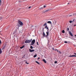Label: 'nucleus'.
<instances>
[{
	"instance_id": "nucleus-1",
	"label": "nucleus",
	"mask_w": 76,
	"mask_h": 76,
	"mask_svg": "<svg viewBox=\"0 0 76 76\" xmlns=\"http://www.w3.org/2000/svg\"><path fill=\"white\" fill-rule=\"evenodd\" d=\"M18 24H17V26H18L17 28L16 27L17 30V29H18L19 30V27H20L21 26H23V23L22 21L20 20H19L18 21Z\"/></svg>"
},
{
	"instance_id": "nucleus-2",
	"label": "nucleus",
	"mask_w": 76,
	"mask_h": 76,
	"mask_svg": "<svg viewBox=\"0 0 76 76\" xmlns=\"http://www.w3.org/2000/svg\"><path fill=\"white\" fill-rule=\"evenodd\" d=\"M47 35H45V33H44V32H43V35L44 37H46V38L47 39L48 41H49V37H48V35H49V33H48L47 32H46Z\"/></svg>"
},
{
	"instance_id": "nucleus-3",
	"label": "nucleus",
	"mask_w": 76,
	"mask_h": 76,
	"mask_svg": "<svg viewBox=\"0 0 76 76\" xmlns=\"http://www.w3.org/2000/svg\"><path fill=\"white\" fill-rule=\"evenodd\" d=\"M32 39H27L25 41V43H29L32 41Z\"/></svg>"
},
{
	"instance_id": "nucleus-4",
	"label": "nucleus",
	"mask_w": 76,
	"mask_h": 76,
	"mask_svg": "<svg viewBox=\"0 0 76 76\" xmlns=\"http://www.w3.org/2000/svg\"><path fill=\"white\" fill-rule=\"evenodd\" d=\"M35 42V39H33L31 42V44L30 45H33Z\"/></svg>"
},
{
	"instance_id": "nucleus-5",
	"label": "nucleus",
	"mask_w": 76,
	"mask_h": 76,
	"mask_svg": "<svg viewBox=\"0 0 76 76\" xmlns=\"http://www.w3.org/2000/svg\"><path fill=\"white\" fill-rule=\"evenodd\" d=\"M29 50L30 52L32 53V52H34V49L31 50V49H29Z\"/></svg>"
},
{
	"instance_id": "nucleus-6",
	"label": "nucleus",
	"mask_w": 76,
	"mask_h": 76,
	"mask_svg": "<svg viewBox=\"0 0 76 76\" xmlns=\"http://www.w3.org/2000/svg\"><path fill=\"white\" fill-rule=\"evenodd\" d=\"M69 33L70 34V35L71 36V37H73V35L72 34V33L71 32L69 31Z\"/></svg>"
},
{
	"instance_id": "nucleus-7",
	"label": "nucleus",
	"mask_w": 76,
	"mask_h": 76,
	"mask_svg": "<svg viewBox=\"0 0 76 76\" xmlns=\"http://www.w3.org/2000/svg\"><path fill=\"white\" fill-rule=\"evenodd\" d=\"M42 61H43L45 63H47V61H45V59H42Z\"/></svg>"
},
{
	"instance_id": "nucleus-8",
	"label": "nucleus",
	"mask_w": 76,
	"mask_h": 76,
	"mask_svg": "<svg viewBox=\"0 0 76 76\" xmlns=\"http://www.w3.org/2000/svg\"><path fill=\"white\" fill-rule=\"evenodd\" d=\"M24 47H25V45H23L22 47H20V49H22V48H24Z\"/></svg>"
},
{
	"instance_id": "nucleus-9",
	"label": "nucleus",
	"mask_w": 76,
	"mask_h": 76,
	"mask_svg": "<svg viewBox=\"0 0 76 76\" xmlns=\"http://www.w3.org/2000/svg\"><path fill=\"white\" fill-rule=\"evenodd\" d=\"M48 23H50V24H52V23H51V22L50 21H48L47 22Z\"/></svg>"
},
{
	"instance_id": "nucleus-10",
	"label": "nucleus",
	"mask_w": 76,
	"mask_h": 76,
	"mask_svg": "<svg viewBox=\"0 0 76 76\" xmlns=\"http://www.w3.org/2000/svg\"><path fill=\"white\" fill-rule=\"evenodd\" d=\"M48 10H49L48 9V10H45V11H44L43 12V13H45V12H48Z\"/></svg>"
},
{
	"instance_id": "nucleus-11",
	"label": "nucleus",
	"mask_w": 76,
	"mask_h": 76,
	"mask_svg": "<svg viewBox=\"0 0 76 76\" xmlns=\"http://www.w3.org/2000/svg\"><path fill=\"white\" fill-rule=\"evenodd\" d=\"M47 32L48 33H48V31H49V28H48V27L47 28Z\"/></svg>"
},
{
	"instance_id": "nucleus-12",
	"label": "nucleus",
	"mask_w": 76,
	"mask_h": 76,
	"mask_svg": "<svg viewBox=\"0 0 76 76\" xmlns=\"http://www.w3.org/2000/svg\"><path fill=\"white\" fill-rule=\"evenodd\" d=\"M15 33H16V30H15V31H13V32L12 33V35H14V34H15Z\"/></svg>"
},
{
	"instance_id": "nucleus-13",
	"label": "nucleus",
	"mask_w": 76,
	"mask_h": 76,
	"mask_svg": "<svg viewBox=\"0 0 76 76\" xmlns=\"http://www.w3.org/2000/svg\"><path fill=\"white\" fill-rule=\"evenodd\" d=\"M36 63H37V64H39V65L40 64L39 63V62H38L37 61H35Z\"/></svg>"
},
{
	"instance_id": "nucleus-14",
	"label": "nucleus",
	"mask_w": 76,
	"mask_h": 76,
	"mask_svg": "<svg viewBox=\"0 0 76 76\" xmlns=\"http://www.w3.org/2000/svg\"><path fill=\"white\" fill-rule=\"evenodd\" d=\"M62 33H63V34H64V33H65V31H64V30H63L62 31Z\"/></svg>"
},
{
	"instance_id": "nucleus-15",
	"label": "nucleus",
	"mask_w": 76,
	"mask_h": 76,
	"mask_svg": "<svg viewBox=\"0 0 76 76\" xmlns=\"http://www.w3.org/2000/svg\"><path fill=\"white\" fill-rule=\"evenodd\" d=\"M37 54L35 55L34 56V58H35V57H37Z\"/></svg>"
},
{
	"instance_id": "nucleus-16",
	"label": "nucleus",
	"mask_w": 76,
	"mask_h": 76,
	"mask_svg": "<svg viewBox=\"0 0 76 76\" xmlns=\"http://www.w3.org/2000/svg\"><path fill=\"white\" fill-rule=\"evenodd\" d=\"M2 53V51H1V49H0V54H1Z\"/></svg>"
},
{
	"instance_id": "nucleus-17",
	"label": "nucleus",
	"mask_w": 76,
	"mask_h": 76,
	"mask_svg": "<svg viewBox=\"0 0 76 76\" xmlns=\"http://www.w3.org/2000/svg\"><path fill=\"white\" fill-rule=\"evenodd\" d=\"M43 8V7H41L39 8V9H40V10H41V9H42Z\"/></svg>"
},
{
	"instance_id": "nucleus-18",
	"label": "nucleus",
	"mask_w": 76,
	"mask_h": 76,
	"mask_svg": "<svg viewBox=\"0 0 76 76\" xmlns=\"http://www.w3.org/2000/svg\"><path fill=\"white\" fill-rule=\"evenodd\" d=\"M30 48L31 49H33V47L32 46H30Z\"/></svg>"
},
{
	"instance_id": "nucleus-19",
	"label": "nucleus",
	"mask_w": 76,
	"mask_h": 76,
	"mask_svg": "<svg viewBox=\"0 0 76 76\" xmlns=\"http://www.w3.org/2000/svg\"><path fill=\"white\" fill-rule=\"evenodd\" d=\"M55 51H56V52H57V53H58V52H59V51H58V50H57V49H55Z\"/></svg>"
},
{
	"instance_id": "nucleus-20",
	"label": "nucleus",
	"mask_w": 76,
	"mask_h": 76,
	"mask_svg": "<svg viewBox=\"0 0 76 76\" xmlns=\"http://www.w3.org/2000/svg\"><path fill=\"white\" fill-rule=\"evenodd\" d=\"M26 64H29V63H28V62L27 61H26Z\"/></svg>"
},
{
	"instance_id": "nucleus-21",
	"label": "nucleus",
	"mask_w": 76,
	"mask_h": 76,
	"mask_svg": "<svg viewBox=\"0 0 76 76\" xmlns=\"http://www.w3.org/2000/svg\"><path fill=\"white\" fill-rule=\"evenodd\" d=\"M57 63V61H55L54 62V64H56Z\"/></svg>"
},
{
	"instance_id": "nucleus-22",
	"label": "nucleus",
	"mask_w": 76,
	"mask_h": 76,
	"mask_svg": "<svg viewBox=\"0 0 76 76\" xmlns=\"http://www.w3.org/2000/svg\"><path fill=\"white\" fill-rule=\"evenodd\" d=\"M4 48H5V46H4L3 48H2V50H4Z\"/></svg>"
},
{
	"instance_id": "nucleus-23",
	"label": "nucleus",
	"mask_w": 76,
	"mask_h": 76,
	"mask_svg": "<svg viewBox=\"0 0 76 76\" xmlns=\"http://www.w3.org/2000/svg\"><path fill=\"white\" fill-rule=\"evenodd\" d=\"M47 23H45V24H44L43 25V26H45V25H47Z\"/></svg>"
},
{
	"instance_id": "nucleus-24",
	"label": "nucleus",
	"mask_w": 76,
	"mask_h": 76,
	"mask_svg": "<svg viewBox=\"0 0 76 76\" xmlns=\"http://www.w3.org/2000/svg\"><path fill=\"white\" fill-rule=\"evenodd\" d=\"M69 57H73V55H72L71 56H69Z\"/></svg>"
},
{
	"instance_id": "nucleus-25",
	"label": "nucleus",
	"mask_w": 76,
	"mask_h": 76,
	"mask_svg": "<svg viewBox=\"0 0 76 76\" xmlns=\"http://www.w3.org/2000/svg\"><path fill=\"white\" fill-rule=\"evenodd\" d=\"M69 22L70 23H72V21L71 20H70V21H69Z\"/></svg>"
},
{
	"instance_id": "nucleus-26",
	"label": "nucleus",
	"mask_w": 76,
	"mask_h": 76,
	"mask_svg": "<svg viewBox=\"0 0 76 76\" xmlns=\"http://www.w3.org/2000/svg\"><path fill=\"white\" fill-rule=\"evenodd\" d=\"M58 53H59V54H61V52H60V51H59V52H58Z\"/></svg>"
},
{
	"instance_id": "nucleus-27",
	"label": "nucleus",
	"mask_w": 76,
	"mask_h": 76,
	"mask_svg": "<svg viewBox=\"0 0 76 76\" xmlns=\"http://www.w3.org/2000/svg\"><path fill=\"white\" fill-rule=\"evenodd\" d=\"M67 31H69V28H67Z\"/></svg>"
},
{
	"instance_id": "nucleus-28",
	"label": "nucleus",
	"mask_w": 76,
	"mask_h": 76,
	"mask_svg": "<svg viewBox=\"0 0 76 76\" xmlns=\"http://www.w3.org/2000/svg\"><path fill=\"white\" fill-rule=\"evenodd\" d=\"M72 39H73V40H76V39L74 38H72Z\"/></svg>"
},
{
	"instance_id": "nucleus-29",
	"label": "nucleus",
	"mask_w": 76,
	"mask_h": 76,
	"mask_svg": "<svg viewBox=\"0 0 76 76\" xmlns=\"http://www.w3.org/2000/svg\"><path fill=\"white\" fill-rule=\"evenodd\" d=\"M47 25H46V26L45 27V29H46V28H47Z\"/></svg>"
},
{
	"instance_id": "nucleus-30",
	"label": "nucleus",
	"mask_w": 76,
	"mask_h": 76,
	"mask_svg": "<svg viewBox=\"0 0 76 76\" xmlns=\"http://www.w3.org/2000/svg\"><path fill=\"white\" fill-rule=\"evenodd\" d=\"M64 42L65 43H67V41H65V42Z\"/></svg>"
},
{
	"instance_id": "nucleus-31",
	"label": "nucleus",
	"mask_w": 76,
	"mask_h": 76,
	"mask_svg": "<svg viewBox=\"0 0 76 76\" xmlns=\"http://www.w3.org/2000/svg\"><path fill=\"white\" fill-rule=\"evenodd\" d=\"M1 44V40L0 39V44Z\"/></svg>"
},
{
	"instance_id": "nucleus-32",
	"label": "nucleus",
	"mask_w": 76,
	"mask_h": 76,
	"mask_svg": "<svg viewBox=\"0 0 76 76\" xmlns=\"http://www.w3.org/2000/svg\"><path fill=\"white\" fill-rule=\"evenodd\" d=\"M37 44L38 45H39V44H38V42H37Z\"/></svg>"
},
{
	"instance_id": "nucleus-33",
	"label": "nucleus",
	"mask_w": 76,
	"mask_h": 76,
	"mask_svg": "<svg viewBox=\"0 0 76 76\" xmlns=\"http://www.w3.org/2000/svg\"><path fill=\"white\" fill-rule=\"evenodd\" d=\"M44 28H43V30H42L43 32H44Z\"/></svg>"
},
{
	"instance_id": "nucleus-34",
	"label": "nucleus",
	"mask_w": 76,
	"mask_h": 76,
	"mask_svg": "<svg viewBox=\"0 0 76 76\" xmlns=\"http://www.w3.org/2000/svg\"><path fill=\"white\" fill-rule=\"evenodd\" d=\"M43 7H44V8H45V7H46L45 5H44Z\"/></svg>"
},
{
	"instance_id": "nucleus-35",
	"label": "nucleus",
	"mask_w": 76,
	"mask_h": 76,
	"mask_svg": "<svg viewBox=\"0 0 76 76\" xmlns=\"http://www.w3.org/2000/svg\"><path fill=\"white\" fill-rule=\"evenodd\" d=\"M73 57H76V56L73 55Z\"/></svg>"
},
{
	"instance_id": "nucleus-36",
	"label": "nucleus",
	"mask_w": 76,
	"mask_h": 76,
	"mask_svg": "<svg viewBox=\"0 0 76 76\" xmlns=\"http://www.w3.org/2000/svg\"><path fill=\"white\" fill-rule=\"evenodd\" d=\"M40 58H39V57H38V58H37V60H39V59Z\"/></svg>"
},
{
	"instance_id": "nucleus-37",
	"label": "nucleus",
	"mask_w": 76,
	"mask_h": 76,
	"mask_svg": "<svg viewBox=\"0 0 76 76\" xmlns=\"http://www.w3.org/2000/svg\"><path fill=\"white\" fill-rule=\"evenodd\" d=\"M31 7H28V9H30V8H31Z\"/></svg>"
},
{
	"instance_id": "nucleus-38",
	"label": "nucleus",
	"mask_w": 76,
	"mask_h": 76,
	"mask_svg": "<svg viewBox=\"0 0 76 76\" xmlns=\"http://www.w3.org/2000/svg\"><path fill=\"white\" fill-rule=\"evenodd\" d=\"M74 21H75V19H73V21H72V22H74Z\"/></svg>"
},
{
	"instance_id": "nucleus-39",
	"label": "nucleus",
	"mask_w": 76,
	"mask_h": 76,
	"mask_svg": "<svg viewBox=\"0 0 76 76\" xmlns=\"http://www.w3.org/2000/svg\"><path fill=\"white\" fill-rule=\"evenodd\" d=\"M72 16V15H70L69 16L70 17V16Z\"/></svg>"
},
{
	"instance_id": "nucleus-40",
	"label": "nucleus",
	"mask_w": 76,
	"mask_h": 76,
	"mask_svg": "<svg viewBox=\"0 0 76 76\" xmlns=\"http://www.w3.org/2000/svg\"><path fill=\"white\" fill-rule=\"evenodd\" d=\"M53 50H55V49H54V48H53Z\"/></svg>"
},
{
	"instance_id": "nucleus-41",
	"label": "nucleus",
	"mask_w": 76,
	"mask_h": 76,
	"mask_svg": "<svg viewBox=\"0 0 76 76\" xmlns=\"http://www.w3.org/2000/svg\"><path fill=\"white\" fill-rule=\"evenodd\" d=\"M74 54H75V55H76V53H74Z\"/></svg>"
},
{
	"instance_id": "nucleus-42",
	"label": "nucleus",
	"mask_w": 76,
	"mask_h": 76,
	"mask_svg": "<svg viewBox=\"0 0 76 76\" xmlns=\"http://www.w3.org/2000/svg\"><path fill=\"white\" fill-rule=\"evenodd\" d=\"M0 4H1V0H0Z\"/></svg>"
},
{
	"instance_id": "nucleus-43",
	"label": "nucleus",
	"mask_w": 76,
	"mask_h": 76,
	"mask_svg": "<svg viewBox=\"0 0 76 76\" xmlns=\"http://www.w3.org/2000/svg\"><path fill=\"white\" fill-rule=\"evenodd\" d=\"M18 2L20 3V2H22V1H19Z\"/></svg>"
},
{
	"instance_id": "nucleus-44",
	"label": "nucleus",
	"mask_w": 76,
	"mask_h": 76,
	"mask_svg": "<svg viewBox=\"0 0 76 76\" xmlns=\"http://www.w3.org/2000/svg\"><path fill=\"white\" fill-rule=\"evenodd\" d=\"M34 27V26H32L31 27L32 28V27Z\"/></svg>"
},
{
	"instance_id": "nucleus-45",
	"label": "nucleus",
	"mask_w": 76,
	"mask_h": 76,
	"mask_svg": "<svg viewBox=\"0 0 76 76\" xmlns=\"http://www.w3.org/2000/svg\"><path fill=\"white\" fill-rule=\"evenodd\" d=\"M74 47H76V45H74Z\"/></svg>"
},
{
	"instance_id": "nucleus-46",
	"label": "nucleus",
	"mask_w": 76,
	"mask_h": 76,
	"mask_svg": "<svg viewBox=\"0 0 76 76\" xmlns=\"http://www.w3.org/2000/svg\"><path fill=\"white\" fill-rule=\"evenodd\" d=\"M76 26V25H74V26Z\"/></svg>"
},
{
	"instance_id": "nucleus-47",
	"label": "nucleus",
	"mask_w": 76,
	"mask_h": 76,
	"mask_svg": "<svg viewBox=\"0 0 76 76\" xmlns=\"http://www.w3.org/2000/svg\"><path fill=\"white\" fill-rule=\"evenodd\" d=\"M75 36L76 37V35H75Z\"/></svg>"
},
{
	"instance_id": "nucleus-48",
	"label": "nucleus",
	"mask_w": 76,
	"mask_h": 76,
	"mask_svg": "<svg viewBox=\"0 0 76 76\" xmlns=\"http://www.w3.org/2000/svg\"><path fill=\"white\" fill-rule=\"evenodd\" d=\"M33 37H35V36L33 35Z\"/></svg>"
},
{
	"instance_id": "nucleus-49",
	"label": "nucleus",
	"mask_w": 76,
	"mask_h": 76,
	"mask_svg": "<svg viewBox=\"0 0 76 76\" xmlns=\"http://www.w3.org/2000/svg\"><path fill=\"white\" fill-rule=\"evenodd\" d=\"M23 58V57H22V58Z\"/></svg>"
},
{
	"instance_id": "nucleus-50",
	"label": "nucleus",
	"mask_w": 76,
	"mask_h": 76,
	"mask_svg": "<svg viewBox=\"0 0 76 76\" xmlns=\"http://www.w3.org/2000/svg\"><path fill=\"white\" fill-rule=\"evenodd\" d=\"M15 35H14L15 37Z\"/></svg>"
},
{
	"instance_id": "nucleus-51",
	"label": "nucleus",
	"mask_w": 76,
	"mask_h": 76,
	"mask_svg": "<svg viewBox=\"0 0 76 76\" xmlns=\"http://www.w3.org/2000/svg\"><path fill=\"white\" fill-rule=\"evenodd\" d=\"M68 4H69V3H68Z\"/></svg>"
},
{
	"instance_id": "nucleus-52",
	"label": "nucleus",
	"mask_w": 76,
	"mask_h": 76,
	"mask_svg": "<svg viewBox=\"0 0 76 76\" xmlns=\"http://www.w3.org/2000/svg\"><path fill=\"white\" fill-rule=\"evenodd\" d=\"M24 56H25V55H24Z\"/></svg>"
}]
</instances>
